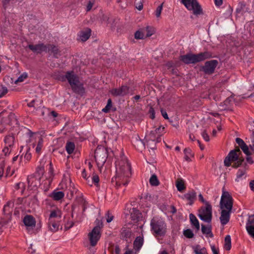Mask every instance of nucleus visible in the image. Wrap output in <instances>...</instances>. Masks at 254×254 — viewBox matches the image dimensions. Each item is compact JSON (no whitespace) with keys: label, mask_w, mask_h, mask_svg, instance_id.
I'll use <instances>...</instances> for the list:
<instances>
[{"label":"nucleus","mask_w":254,"mask_h":254,"mask_svg":"<svg viewBox=\"0 0 254 254\" xmlns=\"http://www.w3.org/2000/svg\"><path fill=\"white\" fill-rule=\"evenodd\" d=\"M116 175L112 179V183L117 188L127 186L131 176V166L127 158L123 156L116 163Z\"/></svg>","instance_id":"nucleus-1"},{"label":"nucleus","mask_w":254,"mask_h":254,"mask_svg":"<svg viewBox=\"0 0 254 254\" xmlns=\"http://www.w3.org/2000/svg\"><path fill=\"white\" fill-rule=\"evenodd\" d=\"M241 152L239 148L232 150L224 160V164L229 167L232 162H234L233 167L237 168L241 165L244 161V158L240 156Z\"/></svg>","instance_id":"nucleus-2"},{"label":"nucleus","mask_w":254,"mask_h":254,"mask_svg":"<svg viewBox=\"0 0 254 254\" xmlns=\"http://www.w3.org/2000/svg\"><path fill=\"white\" fill-rule=\"evenodd\" d=\"M65 77L68 80L72 89L74 92L82 94L84 92L83 85L78 80V77L73 71H68L65 75Z\"/></svg>","instance_id":"nucleus-3"},{"label":"nucleus","mask_w":254,"mask_h":254,"mask_svg":"<svg viewBox=\"0 0 254 254\" xmlns=\"http://www.w3.org/2000/svg\"><path fill=\"white\" fill-rule=\"evenodd\" d=\"M211 57V55L208 52L201 53L195 55L192 54H188L181 57V60L185 64H194L197 62H201Z\"/></svg>","instance_id":"nucleus-4"},{"label":"nucleus","mask_w":254,"mask_h":254,"mask_svg":"<svg viewBox=\"0 0 254 254\" xmlns=\"http://www.w3.org/2000/svg\"><path fill=\"white\" fill-rule=\"evenodd\" d=\"M152 231L156 236L164 235L166 232V225L161 219L154 218L151 221Z\"/></svg>","instance_id":"nucleus-5"},{"label":"nucleus","mask_w":254,"mask_h":254,"mask_svg":"<svg viewBox=\"0 0 254 254\" xmlns=\"http://www.w3.org/2000/svg\"><path fill=\"white\" fill-rule=\"evenodd\" d=\"M29 48L33 52L37 53H41L43 52H49L53 53L54 55L56 54L58 52V48L51 45L48 46L43 45V44H39L36 45H29Z\"/></svg>","instance_id":"nucleus-6"},{"label":"nucleus","mask_w":254,"mask_h":254,"mask_svg":"<svg viewBox=\"0 0 254 254\" xmlns=\"http://www.w3.org/2000/svg\"><path fill=\"white\" fill-rule=\"evenodd\" d=\"M29 137L30 141H34L35 142L34 146H36V153L40 155L43 147V137L42 135L39 133H30Z\"/></svg>","instance_id":"nucleus-7"},{"label":"nucleus","mask_w":254,"mask_h":254,"mask_svg":"<svg viewBox=\"0 0 254 254\" xmlns=\"http://www.w3.org/2000/svg\"><path fill=\"white\" fill-rule=\"evenodd\" d=\"M233 206L232 197L227 191H223L220 200L221 209L231 211Z\"/></svg>","instance_id":"nucleus-8"},{"label":"nucleus","mask_w":254,"mask_h":254,"mask_svg":"<svg viewBox=\"0 0 254 254\" xmlns=\"http://www.w3.org/2000/svg\"><path fill=\"white\" fill-rule=\"evenodd\" d=\"M186 7L195 15L200 14L202 10L196 0H181Z\"/></svg>","instance_id":"nucleus-9"},{"label":"nucleus","mask_w":254,"mask_h":254,"mask_svg":"<svg viewBox=\"0 0 254 254\" xmlns=\"http://www.w3.org/2000/svg\"><path fill=\"white\" fill-rule=\"evenodd\" d=\"M199 217L206 222H210L212 218V208L209 203H206L205 207H202L199 211Z\"/></svg>","instance_id":"nucleus-10"},{"label":"nucleus","mask_w":254,"mask_h":254,"mask_svg":"<svg viewBox=\"0 0 254 254\" xmlns=\"http://www.w3.org/2000/svg\"><path fill=\"white\" fill-rule=\"evenodd\" d=\"M101 237V229L98 226L95 227L92 230L88 233V238L90 245L94 247L96 245Z\"/></svg>","instance_id":"nucleus-11"},{"label":"nucleus","mask_w":254,"mask_h":254,"mask_svg":"<svg viewBox=\"0 0 254 254\" xmlns=\"http://www.w3.org/2000/svg\"><path fill=\"white\" fill-rule=\"evenodd\" d=\"M107 157L106 150L103 147H98L95 151V158L98 166H102L105 163Z\"/></svg>","instance_id":"nucleus-12"},{"label":"nucleus","mask_w":254,"mask_h":254,"mask_svg":"<svg viewBox=\"0 0 254 254\" xmlns=\"http://www.w3.org/2000/svg\"><path fill=\"white\" fill-rule=\"evenodd\" d=\"M165 132V127L160 126L154 130L151 131L149 134V138L153 141L159 142L160 140V136Z\"/></svg>","instance_id":"nucleus-13"},{"label":"nucleus","mask_w":254,"mask_h":254,"mask_svg":"<svg viewBox=\"0 0 254 254\" xmlns=\"http://www.w3.org/2000/svg\"><path fill=\"white\" fill-rule=\"evenodd\" d=\"M196 196L197 192L194 190H190L182 196V198L186 201L188 204L191 205L196 200Z\"/></svg>","instance_id":"nucleus-14"},{"label":"nucleus","mask_w":254,"mask_h":254,"mask_svg":"<svg viewBox=\"0 0 254 254\" xmlns=\"http://www.w3.org/2000/svg\"><path fill=\"white\" fill-rule=\"evenodd\" d=\"M131 220L135 223H138L137 226L141 228L144 224L141 214L137 210H133L131 214Z\"/></svg>","instance_id":"nucleus-15"},{"label":"nucleus","mask_w":254,"mask_h":254,"mask_svg":"<svg viewBox=\"0 0 254 254\" xmlns=\"http://www.w3.org/2000/svg\"><path fill=\"white\" fill-rule=\"evenodd\" d=\"M62 216L61 210L58 207H55L50 210L48 220L60 221Z\"/></svg>","instance_id":"nucleus-16"},{"label":"nucleus","mask_w":254,"mask_h":254,"mask_svg":"<svg viewBox=\"0 0 254 254\" xmlns=\"http://www.w3.org/2000/svg\"><path fill=\"white\" fill-rule=\"evenodd\" d=\"M25 226L26 227L27 229L31 230L33 229L36 225V221L35 218L31 215H26L23 220Z\"/></svg>","instance_id":"nucleus-17"},{"label":"nucleus","mask_w":254,"mask_h":254,"mask_svg":"<svg viewBox=\"0 0 254 254\" xmlns=\"http://www.w3.org/2000/svg\"><path fill=\"white\" fill-rule=\"evenodd\" d=\"M217 62L215 60H212L207 62L205 63L203 67L204 71L206 73H211L213 72L217 65Z\"/></svg>","instance_id":"nucleus-18"},{"label":"nucleus","mask_w":254,"mask_h":254,"mask_svg":"<svg viewBox=\"0 0 254 254\" xmlns=\"http://www.w3.org/2000/svg\"><path fill=\"white\" fill-rule=\"evenodd\" d=\"M231 211L222 209L220 217V222L222 225H226L229 221L230 215Z\"/></svg>","instance_id":"nucleus-19"},{"label":"nucleus","mask_w":254,"mask_h":254,"mask_svg":"<svg viewBox=\"0 0 254 254\" xmlns=\"http://www.w3.org/2000/svg\"><path fill=\"white\" fill-rule=\"evenodd\" d=\"M236 141L237 143L240 146L245 154H246L247 156H249L251 154L248 146L242 139L240 138H236Z\"/></svg>","instance_id":"nucleus-20"},{"label":"nucleus","mask_w":254,"mask_h":254,"mask_svg":"<svg viewBox=\"0 0 254 254\" xmlns=\"http://www.w3.org/2000/svg\"><path fill=\"white\" fill-rule=\"evenodd\" d=\"M60 221L48 220V225L49 230L53 232H57L59 228Z\"/></svg>","instance_id":"nucleus-21"},{"label":"nucleus","mask_w":254,"mask_h":254,"mask_svg":"<svg viewBox=\"0 0 254 254\" xmlns=\"http://www.w3.org/2000/svg\"><path fill=\"white\" fill-rule=\"evenodd\" d=\"M31 158V154L29 152V149H27L26 153L21 155L20 157V163L23 165L24 164L28 162Z\"/></svg>","instance_id":"nucleus-22"},{"label":"nucleus","mask_w":254,"mask_h":254,"mask_svg":"<svg viewBox=\"0 0 254 254\" xmlns=\"http://www.w3.org/2000/svg\"><path fill=\"white\" fill-rule=\"evenodd\" d=\"M91 30L90 29H86L82 31L79 33V37L82 41H86L90 37L91 35Z\"/></svg>","instance_id":"nucleus-23"},{"label":"nucleus","mask_w":254,"mask_h":254,"mask_svg":"<svg viewBox=\"0 0 254 254\" xmlns=\"http://www.w3.org/2000/svg\"><path fill=\"white\" fill-rule=\"evenodd\" d=\"M246 178V170L245 169H240L238 170L235 181L237 182L241 181Z\"/></svg>","instance_id":"nucleus-24"},{"label":"nucleus","mask_w":254,"mask_h":254,"mask_svg":"<svg viewBox=\"0 0 254 254\" xmlns=\"http://www.w3.org/2000/svg\"><path fill=\"white\" fill-rule=\"evenodd\" d=\"M14 137L12 135H7L4 138L5 146L13 147L14 144Z\"/></svg>","instance_id":"nucleus-25"},{"label":"nucleus","mask_w":254,"mask_h":254,"mask_svg":"<svg viewBox=\"0 0 254 254\" xmlns=\"http://www.w3.org/2000/svg\"><path fill=\"white\" fill-rule=\"evenodd\" d=\"M64 194L63 191H54L51 194V197L55 200H60L64 197Z\"/></svg>","instance_id":"nucleus-26"},{"label":"nucleus","mask_w":254,"mask_h":254,"mask_svg":"<svg viewBox=\"0 0 254 254\" xmlns=\"http://www.w3.org/2000/svg\"><path fill=\"white\" fill-rule=\"evenodd\" d=\"M143 30L145 34L146 37H149L151 36L155 32V28L149 26L144 27Z\"/></svg>","instance_id":"nucleus-27"},{"label":"nucleus","mask_w":254,"mask_h":254,"mask_svg":"<svg viewBox=\"0 0 254 254\" xmlns=\"http://www.w3.org/2000/svg\"><path fill=\"white\" fill-rule=\"evenodd\" d=\"M13 207V203L12 202H8L4 206L3 212L5 214L8 215L12 212V208Z\"/></svg>","instance_id":"nucleus-28"},{"label":"nucleus","mask_w":254,"mask_h":254,"mask_svg":"<svg viewBox=\"0 0 254 254\" xmlns=\"http://www.w3.org/2000/svg\"><path fill=\"white\" fill-rule=\"evenodd\" d=\"M122 236L125 238H130L131 236V231L129 228L123 227L121 231Z\"/></svg>","instance_id":"nucleus-29"},{"label":"nucleus","mask_w":254,"mask_h":254,"mask_svg":"<svg viewBox=\"0 0 254 254\" xmlns=\"http://www.w3.org/2000/svg\"><path fill=\"white\" fill-rule=\"evenodd\" d=\"M134 38L136 39H144L146 38L143 30V28H141L136 31L134 34Z\"/></svg>","instance_id":"nucleus-30"},{"label":"nucleus","mask_w":254,"mask_h":254,"mask_svg":"<svg viewBox=\"0 0 254 254\" xmlns=\"http://www.w3.org/2000/svg\"><path fill=\"white\" fill-rule=\"evenodd\" d=\"M224 248L227 251H229L231 248V239L230 235H227L225 238Z\"/></svg>","instance_id":"nucleus-31"},{"label":"nucleus","mask_w":254,"mask_h":254,"mask_svg":"<svg viewBox=\"0 0 254 254\" xmlns=\"http://www.w3.org/2000/svg\"><path fill=\"white\" fill-rule=\"evenodd\" d=\"M193 251L195 254H207L206 249L199 245L194 247Z\"/></svg>","instance_id":"nucleus-32"},{"label":"nucleus","mask_w":254,"mask_h":254,"mask_svg":"<svg viewBox=\"0 0 254 254\" xmlns=\"http://www.w3.org/2000/svg\"><path fill=\"white\" fill-rule=\"evenodd\" d=\"M190 219L191 221V224L194 226V227L197 229H199V223L196 218V217L192 214H190Z\"/></svg>","instance_id":"nucleus-33"},{"label":"nucleus","mask_w":254,"mask_h":254,"mask_svg":"<svg viewBox=\"0 0 254 254\" xmlns=\"http://www.w3.org/2000/svg\"><path fill=\"white\" fill-rule=\"evenodd\" d=\"M75 149V144L72 142H67L65 145V150L68 154H71Z\"/></svg>","instance_id":"nucleus-34"},{"label":"nucleus","mask_w":254,"mask_h":254,"mask_svg":"<svg viewBox=\"0 0 254 254\" xmlns=\"http://www.w3.org/2000/svg\"><path fill=\"white\" fill-rule=\"evenodd\" d=\"M250 219L251 218H250L249 222L246 225V229L249 235L254 237V224L250 222Z\"/></svg>","instance_id":"nucleus-35"},{"label":"nucleus","mask_w":254,"mask_h":254,"mask_svg":"<svg viewBox=\"0 0 254 254\" xmlns=\"http://www.w3.org/2000/svg\"><path fill=\"white\" fill-rule=\"evenodd\" d=\"M185 159L187 161H190L193 155L190 148H186L184 150Z\"/></svg>","instance_id":"nucleus-36"},{"label":"nucleus","mask_w":254,"mask_h":254,"mask_svg":"<svg viewBox=\"0 0 254 254\" xmlns=\"http://www.w3.org/2000/svg\"><path fill=\"white\" fill-rule=\"evenodd\" d=\"M143 240L141 237H137L134 242V247L135 249L139 250L143 245Z\"/></svg>","instance_id":"nucleus-37"},{"label":"nucleus","mask_w":254,"mask_h":254,"mask_svg":"<svg viewBox=\"0 0 254 254\" xmlns=\"http://www.w3.org/2000/svg\"><path fill=\"white\" fill-rule=\"evenodd\" d=\"M176 187L179 191H182L185 189L184 183L183 180H178L176 182Z\"/></svg>","instance_id":"nucleus-38"},{"label":"nucleus","mask_w":254,"mask_h":254,"mask_svg":"<svg viewBox=\"0 0 254 254\" xmlns=\"http://www.w3.org/2000/svg\"><path fill=\"white\" fill-rule=\"evenodd\" d=\"M149 182L151 185L156 186L159 185V181L156 175H153L151 176L149 180Z\"/></svg>","instance_id":"nucleus-39"},{"label":"nucleus","mask_w":254,"mask_h":254,"mask_svg":"<svg viewBox=\"0 0 254 254\" xmlns=\"http://www.w3.org/2000/svg\"><path fill=\"white\" fill-rule=\"evenodd\" d=\"M201 230L203 234L208 235L209 237H212V234L211 233V229L209 227H206L204 225H202Z\"/></svg>","instance_id":"nucleus-40"},{"label":"nucleus","mask_w":254,"mask_h":254,"mask_svg":"<svg viewBox=\"0 0 254 254\" xmlns=\"http://www.w3.org/2000/svg\"><path fill=\"white\" fill-rule=\"evenodd\" d=\"M163 9V3L159 5L155 11V14L157 18H160Z\"/></svg>","instance_id":"nucleus-41"},{"label":"nucleus","mask_w":254,"mask_h":254,"mask_svg":"<svg viewBox=\"0 0 254 254\" xmlns=\"http://www.w3.org/2000/svg\"><path fill=\"white\" fill-rule=\"evenodd\" d=\"M5 164V161L3 159H0V177L3 176L4 174Z\"/></svg>","instance_id":"nucleus-42"},{"label":"nucleus","mask_w":254,"mask_h":254,"mask_svg":"<svg viewBox=\"0 0 254 254\" xmlns=\"http://www.w3.org/2000/svg\"><path fill=\"white\" fill-rule=\"evenodd\" d=\"M184 235L188 238H192L193 237V233L190 229H187L184 231Z\"/></svg>","instance_id":"nucleus-43"},{"label":"nucleus","mask_w":254,"mask_h":254,"mask_svg":"<svg viewBox=\"0 0 254 254\" xmlns=\"http://www.w3.org/2000/svg\"><path fill=\"white\" fill-rule=\"evenodd\" d=\"M128 92V88L126 86H123L120 88L121 96H124Z\"/></svg>","instance_id":"nucleus-44"},{"label":"nucleus","mask_w":254,"mask_h":254,"mask_svg":"<svg viewBox=\"0 0 254 254\" xmlns=\"http://www.w3.org/2000/svg\"><path fill=\"white\" fill-rule=\"evenodd\" d=\"M27 77V74L26 73H23L20 75L17 80L15 81V83L21 82L24 81Z\"/></svg>","instance_id":"nucleus-45"},{"label":"nucleus","mask_w":254,"mask_h":254,"mask_svg":"<svg viewBox=\"0 0 254 254\" xmlns=\"http://www.w3.org/2000/svg\"><path fill=\"white\" fill-rule=\"evenodd\" d=\"M112 106V101L110 99L108 100V103L106 107L102 109V111L105 113H107L111 109Z\"/></svg>","instance_id":"nucleus-46"},{"label":"nucleus","mask_w":254,"mask_h":254,"mask_svg":"<svg viewBox=\"0 0 254 254\" xmlns=\"http://www.w3.org/2000/svg\"><path fill=\"white\" fill-rule=\"evenodd\" d=\"M44 173V168L43 166H40L38 167L37 169L36 174L39 175L38 177L41 178V176H43Z\"/></svg>","instance_id":"nucleus-47"},{"label":"nucleus","mask_w":254,"mask_h":254,"mask_svg":"<svg viewBox=\"0 0 254 254\" xmlns=\"http://www.w3.org/2000/svg\"><path fill=\"white\" fill-rule=\"evenodd\" d=\"M13 148V147H9V146H5L2 150V152L5 156H7L10 153Z\"/></svg>","instance_id":"nucleus-48"},{"label":"nucleus","mask_w":254,"mask_h":254,"mask_svg":"<svg viewBox=\"0 0 254 254\" xmlns=\"http://www.w3.org/2000/svg\"><path fill=\"white\" fill-rule=\"evenodd\" d=\"M92 181L93 183L95 184V185H98L99 182V178L97 175H96V174H93V176L92 177Z\"/></svg>","instance_id":"nucleus-49"},{"label":"nucleus","mask_w":254,"mask_h":254,"mask_svg":"<svg viewBox=\"0 0 254 254\" xmlns=\"http://www.w3.org/2000/svg\"><path fill=\"white\" fill-rule=\"evenodd\" d=\"M7 92V89L6 87L0 86V98L3 96Z\"/></svg>","instance_id":"nucleus-50"},{"label":"nucleus","mask_w":254,"mask_h":254,"mask_svg":"<svg viewBox=\"0 0 254 254\" xmlns=\"http://www.w3.org/2000/svg\"><path fill=\"white\" fill-rule=\"evenodd\" d=\"M106 217L107 222L110 223L113 220L114 216L109 212H108L106 214Z\"/></svg>","instance_id":"nucleus-51"},{"label":"nucleus","mask_w":254,"mask_h":254,"mask_svg":"<svg viewBox=\"0 0 254 254\" xmlns=\"http://www.w3.org/2000/svg\"><path fill=\"white\" fill-rule=\"evenodd\" d=\"M111 93L115 96H121V94L120 93V88L112 89L111 91Z\"/></svg>","instance_id":"nucleus-52"},{"label":"nucleus","mask_w":254,"mask_h":254,"mask_svg":"<svg viewBox=\"0 0 254 254\" xmlns=\"http://www.w3.org/2000/svg\"><path fill=\"white\" fill-rule=\"evenodd\" d=\"M210 247L213 254H219L218 249L216 247H215L214 245H211Z\"/></svg>","instance_id":"nucleus-53"},{"label":"nucleus","mask_w":254,"mask_h":254,"mask_svg":"<svg viewBox=\"0 0 254 254\" xmlns=\"http://www.w3.org/2000/svg\"><path fill=\"white\" fill-rule=\"evenodd\" d=\"M198 196L199 200L201 202L205 204V205H206V203H209L208 201H206L205 200L203 196L202 195V194L200 193L198 194Z\"/></svg>","instance_id":"nucleus-54"},{"label":"nucleus","mask_w":254,"mask_h":254,"mask_svg":"<svg viewBox=\"0 0 254 254\" xmlns=\"http://www.w3.org/2000/svg\"><path fill=\"white\" fill-rule=\"evenodd\" d=\"M13 174V171H11V168L9 166H8L6 168V170L5 172V176H11Z\"/></svg>","instance_id":"nucleus-55"},{"label":"nucleus","mask_w":254,"mask_h":254,"mask_svg":"<svg viewBox=\"0 0 254 254\" xmlns=\"http://www.w3.org/2000/svg\"><path fill=\"white\" fill-rule=\"evenodd\" d=\"M202 136L205 141H208L209 140V137L205 131L202 132Z\"/></svg>","instance_id":"nucleus-56"},{"label":"nucleus","mask_w":254,"mask_h":254,"mask_svg":"<svg viewBox=\"0 0 254 254\" xmlns=\"http://www.w3.org/2000/svg\"><path fill=\"white\" fill-rule=\"evenodd\" d=\"M161 114L162 116L165 119H168V116L167 115V113L166 111L161 110Z\"/></svg>","instance_id":"nucleus-57"},{"label":"nucleus","mask_w":254,"mask_h":254,"mask_svg":"<svg viewBox=\"0 0 254 254\" xmlns=\"http://www.w3.org/2000/svg\"><path fill=\"white\" fill-rule=\"evenodd\" d=\"M215 4L216 6H220L222 4V0H214Z\"/></svg>","instance_id":"nucleus-58"},{"label":"nucleus","mask_w":254,"mask_h":254,"mask_svg":"<svg viewBox=\"0 0 254 254\" xmlns=\"http://www.w3.org/2000/svg\"><path fill=\"white\" fill-rule=\"evenodd\" d=\"M149 112L151 114V118L152 119H154L155 118V112H154L153 109L151 108L150 109Z\"/></svg>","instance_id":"nucleus-59"},{"label":"nucleus","mask_w":254,"mask_h":254,"mask_svg":"<svg viewBox=\"0 0 254 254\" xmlns=\"http://www.w3.org/2000/svg\"><path fill=\"white\" fill-rule=\"evenodd\" d=\"M24 186L23 183H19L15 185V188L16 189H19L20 188H22Z\"/></svg>","instance_id":"nucleus-60"},{"label":"nucleus","mask_w":254,"mask_h":254,"mask_svg":"<svg viewBox=\"0 0 254 254\" xmlns=\"http://www.w3.org/2000/svg\"><path fill=\"white\" fill-rule=\"evenodd\" d=\"M93 4L90 1L87 6V11H89L92 7Z\"/></svg>","instance_id":"nucleus-61"},{"label":"nucleus","mask_w":254,"mask_h":254,"mask_svg":"<svg viewBox=\"0 0 254 254\" xmlns=\"http://www.w3.org/2000/svg\"><path fill=\"white\" fill-rule=\"evenodd\" d=\"M250 187L251 189L254 191V180L251 181L250 183Z\"/></svg>","instance_id":"nucleus-62"},{"label":"nucleus","mask_w":254,"mask_h":254,"mask_svg":"<svg viewBox=\"0 0 254 254\" xmlns=\"http://www.w3.org/2000/svg\"><path fill=\"white\" fill-rule=\"evenodd\" d=\"M247 161L250 164H253L254 163L252 158L249 156L247 157Z\"/></svg>","instance_id":"nucleus-63"},{"label":"nucleus","mask_w":254,"mask_h":254,"mask_svg":"<svg viewBox=\"0 0 254 254\" xmlns=\"http://www.w3.org/2000/svg\"><path fill=\"white\" fill-rule=\"evenodd\" d=\"M125 254H134V252L133 251L127 250Z\"/></svg>","instance_id":"nucleus-64"}]
</instances>
